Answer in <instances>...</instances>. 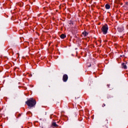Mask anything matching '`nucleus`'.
I'll return each mask as SVG.
<instances>
[{"label": "nucleus", "instance_id": "1", "mask_svg": "<svg viewBox=\"0 0 128 128\" xmlns=\"http://www.w3.org/2000/svg\"><path fill=\"white\" fill-rule=\"evenodd\" d=\"M26 104L29 106V108H33L36 104V100H33L32 98H30L26 102Z\"/></svg>", "mask_w": 128, "mask_h": 128}, {"label": "nucleus", "instance_id": "2", "mask_svg": "<svg viewBox=\"0 0 128 128\" xmlns=\"http://www.w3.org/2000/svg\"><path fill=\"white\" fill-rule=\"evenodd\" d=\"M108 24H105L102 26V30L104 34H106L108 33Z\"/></svg>", "mask_w": 128, "mask_h": 128}, {"label": "nucleus", "instance_id": "3", "mask_svg": "<svg viewBox=\"0 0 128 128\" xmlns=\"http://www.w3.org/2000/svg\"><path fill=\"white\" fill-rule=\"evenodd\" d=\"M126 64H128V62H126V64L122 63V68H124V70H126V68H128V67L126 66Z\"/></svg>", "mask_w": 128, "mask_h": 128}, {"label": "nucleus", "instance_id": "4", "mask_svg": "<svg viewBox=\"0 0 128 128\" xmlns=\"http://www.w3.org/2000/svg\"><path fill=\"white\" fill-rule=\"evenodd\" d=\"M68 75H66V74L64 75V76H63L64 82H66V80H68Z\"/></svg>", "mask_w": 128, "mask_h": 128}, {"label": "nucleus", "instance_id": "5", "mask_svg": "<svg viewBox=\"0 0 128 128\" xmlns=\"http://www.w3.org/2000/svg\"><path fill=\"white\" fill-rule=\"evenodd\" d=\"M105 7L106 10H110V4H106L105 6Z\"/></svg>", "mask_w": 128, "mask_h": 128}, {"label": "nucleus", "instance_id": "6", "mask_svg": "<svg viewBox=\"0 0 128 128\" xmlns=\"http://www.w3.org/2000/svg\"><path fill=\"white\" fill-rule=\"evenodd\" d=\"M88 32H83L82 33V34H83V36H88Z\"/></svg>", "mask_w": 128, "mask_h": 128}, {"label": "nucleus", "instance_id": "7", "mask_svg": "<svg viewBox=\"0 0 128 128\" xmlns=\"http://www.w3.org/2000/svg\"><path fill=\"white\" fill-rule=\"evenodd\" d=\"M118 30L119 32H122L124 30V28H122L120 27H118Z\"/></svg>", "mask_w": 128, "mask_h": 128}, {"label": "nucleus", "instance_id": "8", "mask_svg": "<svg viewBox=\"0 0 128 128\" xmlns=\"http://www.w3.org/2000/svg\"><path fill=\"white\" fill-rule=\"evenodd\" d=\"M52 126H55L56 128L58 126V124H56V122L52 123Z\"/></svg>", "mask_w": 128, "mask_h": 128}, {"label": "nucleus", "instance_id": "9", "mask_svg": "<svg viewBox=\"0 0 128 128\" xmlns=\"http://www.w3.org/2000/svg\"><path fill=\"white\" fill-rule=\"evenodd\" d=\"M66 35L64 34H62L60 36V38H66Z\"/></svg>", "mask_w": 128, "mask_h": 128}, {"label": "nucleus", "instance_id": "10", "mask_svg": "<svg viewBox=\"0 0 128 128\" xmlns=\"http://www.w3.org/2000/svg\"><path fill=\"white\" fill-rule=\"evenodd\" d=\"M126 8H128V2H126Z\"/></svg>", "mask_w": 128, "mask_h": 128}]
</instances>
